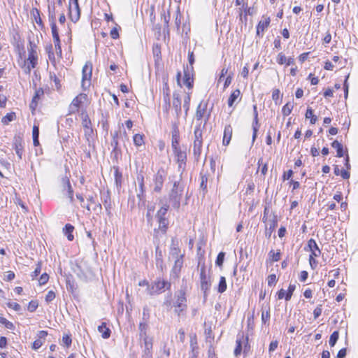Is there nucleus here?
Returning a JSON list of instances; mask_svg holds the SVG:
<instances>
[{
	"label": "nucleus",
	"instance_id": "f257e3e1",
	"mask_svg": "<svg viewBox=\"0 0 358 358\" xmlns=\"http://www.w3.org/2000/svg\"><path fill=\"white\" fill-rule=\"evenodd\" d=\"M184 185L180 181H175L169 193V201L173 208L178 210L183 194Z\"/></svg>",
	"mask_w": 358,
	"mask_h": 358
},
{
	"label": "nucleus",
	"instance_id": "4d7b16f0",
	"mask_svg": "<svg viewBox=\"0 0 358 358\" xmlns=\"http://www.w3.org/2000/svg\"><path fill=\"white\" fill-rule=\"evenodd\" d=\"M38 303L37 301H31L28 305V310L31 313L34 312L38 308Z\"/></svg>",
	"mask_w": 358,
	"mask_h": 358
},
{
	"label": "nucleus",
	"instance_id": "052dcab7",
	"mask_svg": "<svg viewBox=\"0 0 358 358\" xmlns=\"http://www.w3.org/2000/svg\"><path fill=\"white\" fill-rule=\"evenodd\" d=\"M188 62L190 65L191 71H193V64L194 63V55L193 51L188 52Z\"/></svg>",
	"mask_w": 358,
	"mask_h": 358
},
{
	"label": "nucleus",
	"instance_id": "13d9d810",
	"mask_svg": "<svg viewBox=\"0 0 358 358\" xmlns=\"http://www.w3.org/2000/svg\"><path fill=\"white\" fill-rule=\"evenodd\" d=\"M82 124L84 129H88L91 127V120H90L87 115H86L83 118L82 121Z\"/></svg>",
	"mask_w": 358,
	"mask_h": 358
},
{
	"label": "nucleus",
	"instance_id": "f704fd0d",
	"mask_svg": "<svg viewBox=\"0 0 358 358\" xmlns=\"http://www.w3.org/2000/svg\"><path fill=\"white\" fill-rule=\"evenodd\" d=\"M240 95L241 91L238 89L233 91L230 96L229 97L228 106L229 107H231L234 105V102L236 101V99L240 96Z\"/></svg>",
	"mask_w": 358,
	"mask_h": 358
},
{
	"label": "nucleus",
	"instance_id": "49530a36",
	"mask_svg": "<svg viewBox=\"0 0 358 358\" xmlns=\"http://www.w3.org/2000/svg\"><path fill=\"white\" fill-rule=\"evenodd\" d=\"M207 182H208V176L205 174L201 173V183L200 188L205 193L207 192Z\"/></svg>",
	"mask_w": 358,
	"mask_h": 358
},
{
	"label": "nucleus",
	"instance_id": "6e6552de",
	"mask_svg": "<svg viewBox=\"0 0 358 358\" xmlns=\"http://www.w3.org/2000/svg\"><path fill=\"white\" fill-rule=\"evenodd\" d=\"M308 247L309 249L315 248L316 249V251H314V252H312V254L310 255L309 257V263L313 269H314L317 264V262L315 260V257H317L321 255V250L319 248L317 244L316 243L315 241L313 238H310L308 241Z\"/></svg>",
	"mask_w": 358,
	"mask_h": 358
},
{
	"label": "nucleus",
	"instance_id": "c756f323",
	"mask_svg": "<svg viewBox=\"0 0 358 358\" xmlns=\"http://www.w3.org/2000/svg\"><path fill=\"white\" fill-rule=\"evenodd\" d=\"M31 14L34 17L36 23L43 28L44 25L40 15V10L36 8H34L31 11Z\"/></svg>",
	"mask_w": 358,
	"mask_h": 358
},
{
	"label": "nucleus",
	"instance_id": "5701e85b",
	"mask_svg": "<svg viewBox=\"0 0 358 358\" xmlns=\"http://www.w3.org/2000/svg\"><path fill=\"white\" fill-rule=\"evenodd\" d=\"M101 200L104 205V207L106 211L110 213V210L111 208V200L110 195L109 191H106V192H101Z\"/></svg>",
	"mask_w": 358,
	"mask_h": 358
},
{
	"label": "nucleus",
	"instance_id": "864d4df0",
	"mask_svg": "<svg viewBox=\"0 0 358 358\" xmlns=\"http://www.w3.org/2000/svg\"><path fill=\"white\" fill-rule=\"evenodd\" d=\"M225 253L224 252H220L215 260V264L218 266H222L224 262Z\"/></svg>",
	"mask_w": 358,
	"mask_h": 358
},
{
	"label": "nucleus",
	"instance_id": "bf43d9fd",
	"mask_svg": "<svg viewBox=\"0 0 358 358\" xmlns=\"http://www.w3.org/2000/svg\"><path fill=\"white\" fill-rule=\"evenodd\" d=\"M43 94H44L43 90L42 88H38V90H36L34 96H33L32 99H34V100L38 101L40 98L42 96H43Z\"/></svg>",
	"mask_w": 358,
	"mask_h": 358
},
{
	"label": "nucleus",
	"instance_id": "79ce46f5",
	"mask_svg": "<svg viewBox=\"0 0 358 358\" xmlns=\"http://www.w3.org/2000/svg\"><path fill=\"white\" fill-rule=\"evenodd\" d=\"M227 289V282L226 278L224 276H221L218 285L217 292L219 293H223Z\"/></svg>",
	"mask_w": 358,
	"mask_h": 358
},
{
	"label": "nucleus",
	"instance_id": "de8ad7c7",
	"mask_svg": "<svg viewBox=\"0 0 358 358\" xmlns=\"http://www.w3.org/2000/svg\"><path fill=\"white\" fill-rule=\"evenodd\" d=\"M339 337V333L338 331H334L331 335L330 336L329 338V345L331 347H334L335 344L336 343Z\"/></svg>",
	"mask_w": 358,
	"mask_h": 358
},
{
	"label": "nucleus",
	"instance_id": "a18cd8bd",
	"mask_svg": "<svg viewBox=\"0 0 358 358\" xmlns=\"http://www.w3.org/2000/svg\"><path fill=\"white\" fill-rule=\"evenodd\" d=\"M122 157V151L120 148L113 149L111 152L112 159L117 163L118 159Z\"/></svg>",
	"mask_w": 358,
	"mask_h": 358
},
{
	"label": "nucleus",
	"instance_id": "0e129e2a",
	"mask_svg": "<svg viewBox=\"0 0 358 358\" xmlns=\"http://www.w3.org/2000/svg\"><path fill=\"white\" fill-rule=\"evenodd\" d=\"M48 279L49 275L46 273H43L38 280L39 284L41 285H45L48 281Z\"/></svg>",
	"mask_w": 358,
	"mask_h": 358
},
{
	"label": "nucleus",
	"instance_id": "0eeeda50",
	"mask_svg": "<svg viewBox=\"0 0 358 358\" xmlns=\"http://www.w3.org/2000/svg\"><path fill=\"white\" fill-rule=\"evenodd\" d=\"M37 52H36V45L29 41V46H28V59L27 60L29 62L30 65L27 66V72L29 73L31 69L35 68L37 64Z\"/></svg>",
	"mask_w": 358,
	"mask_h": 358
},
{
	"label": "nucleus",
	"instance_id": "774afa93",
	"mask_svg": "<svg viewBox=\"0 0 358 358\" xmlns=\"http://www.w3.org/2000/svg\"><path fill=\"white\" fill-rule=\"evenodd\" d=\"M322 305L317 306L313 311L314 317L315 319L319 317L322 314Z\"/></svg>",
	"mask_w": 358,
	"mask_h": 358
},
{
	"label": "nucleus",
	"instance_id": "a211bd4d",
	"mask_svg": "<svg viewBox=\"0 0 358 358\" xmlns=\"http://www.w3.org/2000/svg\"><path fill=\"white\" fill-rule=\"evenodd\" d=\"M253 115H254V120L252 122V142H254L257 138V131L259 127V120H258V111L256 105L253 106Z\"/></svg>",
	"mask_w": 358,
	"mask_h": 358
},
{
	"label": "nucleus",
	"instance_id": "473e14b6",
	"mask_svg": "<svg viewBox=\"0 0 358 358\" xmlns=\"http://www.w3.org/2000/svg\"><path fill=\"white\" fill-rule=\"evenodd\" d=\"M155 210V206H148V208H147V213H146V220H147V222H148V224L150 226V227H152V222H153V216H152V213Z\"/></svg>",
	"mask_w": 358,
	"mask_h": 358
},
{
	"label": "nucleus",
	"instance_id": "1a4fd4ad",
	"mask_svg": "<svg viewBox=\"0 0 358 358\" xmlns=\"http://www.w3.org/2000/svg\"><path fill=\"white\" fill-rule=\"evenodd\" d=\"M92 72V65L90 62H87L83 68L82 87L86 90L90 85V80Z\"/></svg>",
	"mask_w": 358,
	"mask_h": 358
},
{
	"label": "nucleus",
	"instance_id": "9d476101",
	"mask_svg": "<svg viewBox=\"0 0 358 358\" xmlns=\"http://www.w3.org/2000/svg\"><path fill=\"white\" fill-rule=\"evenodd\" d=\"M200 281L201 289L203 292L204 296L208 295V292L210 290L211 282L209 278L206 275L205 266H202L200 271Z\"/></svg>",
	"mask_w": 358,
	"mask_h": 358
},
{
	"label": "nucleus",
	"instance_id": "39448f33",
	"mask_svg": "<svg viewBox=\"0 0 358 358\" xmlns=\"http://www.w3.org/2000/svg\"><path fill=\"white\" fill-rule=\"evenodd\" d=\"M136 179L138 183V189H136V196L137 198L138 199V206L139 208H141L143 206H145L146 204L144 176L141 173L138 174Z\"/></svg>",
	"mask_w": 358,
	"mask_h": 358
},
{
	"label": "nucleus",
	"instance_id": "7ed1b4c3",
	"mask_svg": "<svg viewBox=\"0 0 358 358\" xmlns=\"http://www.w3.org/2000/svg\"><path fill=\"white\" fill-rule=\"evenodd\" d=\"M169 208V205L164 204L157 212L156 218L159 224V227L157 229H155V233L157 232L158 231H161L164 234L166 233L169 225V220L166 217Z\"/></svg>",
	"mask_w": 358,
	"mask_h": 358
},
{
	"label": "nucleus",
	"instance_id": "9b49d317",
	"mask_svg": "<svg viewBox=\"0 0 358 358\" xmlns=\"http://www.w3.org/2000/svg\"><path fill=\"white\" fill-rule=\"evenodd\" d=\"M176 161L178 164L179 169L185 170L186 166L187 154L185 150H182L180 147L173 148Z\"/></svg>",
	"mask_w": 358,
	"mask_h": 358
},
{
	"label": "nucleus",
	"instance_id": "aec40b11",
	"mask_svg": "<svg viewBox=\"0 0 358 358\" xmlns=\"http://www.w3.org/2000/svg\"><path fill=\"white\" fill-rule=\"evenodd\" d=\"M182 258H183V255H181L180 256V257H178L175 260L174 266H173V267L172 268V273L176 277H178V275H179V273H180V272L181 271V268L182 267V264H183Z\"/></svg>",
	"mask_w": 358,
	"mask_h": 358
},
{
	"label": "nucleus",
	"instance_id": "dca6fc26",
	"mask_svg": "<svg viewBox=\"0 0 358 358\" xmlns=\"http://www.w3.org/2000/svg\"><path fill=\"white\" fill-rule=\"evenodd\" d=\"M173 108L175 110L177 121L181 115V99L180 94L177 92L173 94Z\"/></svg>",
	"mask_w": 358,
	"mask_h": 358
},
{
	"label": "nucleus",
	"instance_id": "423d86ee",
	"mask_svg": "<svg viewBox=\"0 0 358 358\" xmlns=\"http://www.w3.org/2000/svg\"><path fill=\"white\" fill-rule=\"evenodd\" d=\"M166 178V171L163 168L159 169L157 173L154 175L152 180L154 183L153 191L155 192H161Z\"/></svg>",
	"mask_w": 358,
	"mask_h": 358
},
{
	"label": "nucleus",
	"instance_id": "a19ab883",
	"mask_svg": "<svg viewBox=\"0 0 358 358\" xmlns=\"http://www.w3.org/2000/svg\"><path fill=\"white\" fill-rule=\"evenodd\" d=\"M162 92L164 101H168L170 100V88L167 83L164 84Z\"/></svg>",
	"mask_w": 358,
	"mask_h": 358
},
{
	"label": "nucleus",
	"instance_id": "6e6d98bb",
	"mask_svg": "<svg viewBox=\"0 0 358 358\" xmlns=\"http://www.w3.org/2000/svg\"><path fill=\"white\" fill-rule=\"evenodd\" d=\"M143 342L144 348H152V341L153 339L152 337H147L142 339H140Z\"/></svg>",
	"mask_w": 358,
	"mask_h": 358
},
{
	"label": "nucleus",
	"instance_id": "8fccbe9b",
	"mask_svg": "<svg viewBox=\"0 0 358 358\" xmlns=\"http://www.w3.org/2000/svg\"><path fill=\"white\" fill-rule=\"evenodd\" d=\"M134 143L136 146L138 147L143 144V136L141 134H136L133 138Z\"/></svg>",
	"mask_w": 358,
	"mask_h": 358
},
{
	"label": "nucleus",
	"instance_id": "7c9ffc66",
	"mask_svg": "<svg viewBox=\"0 0 358 358\" xmlns=\"http://www.w3.org/2000/svg\"><path fill=\"white\" fill-rule=\"evenodd\" d=\"M74 230V227L71 224H66L63 229L64 234L66 236L69 241H71L73 240L74 236L73 235V231Z\"/></svg>",
	"mask_w": 358,
	"mask_h": 358
},
{
	"label": "nucleus",
	"instance_id": "f3484780",
	"mask_svg": "<svg viewBox=\"0 0 358 358\" xmlns=\"http://www.w3.org/2000/svg\"><path fill=\"white\" fill-rule=\"evenodd\" d=\"M62 185L64 190H66L68 193V197L70 199L71 202H73L74 201L73 199V190L72 189V187L70 183V180L69 177L64 176L62 178Z\"/></svg>",
	"mask_w": 358,
	"mask_h": 358
},
{
	"label": "nucleus",
	"instance_id": "680f3d73",
	"mask_svg": "<svg viewBox=\"0 0 358 358\" xmlns=\"http://www.w3.org/2000/svg\"><path fill=\"white\" fill-rule=\"evenodd\" d=\"M7 306L10 308H13L15 311H20L21 310V306L15 302H8L6 303Z\"/></svg>",
	"mask_w": 358,
	"mask_h": 358
},
{
	"label": "nucleus",
	"instance_id": "4be33fe9",
	"mask_svg": "<svg viewBox=\"0 0 358 358\" xmlns=\"http://www.w3.org/2000/svg\"><path fill=\"white\" fill-rule=\"evenodd\" d=\"M232 127L230 124L226 125L224 130L223 145H228L232 136Z\"/></svg>",
	"mask_w": 358,
	"mask_h": 358
},
{
	"label": "nucleus",
	"instance_id": "bb28decb",
	"mask_svg": "<svg viewBox=\"0 0 358 358\" xmlns=\"http://www.w3.org/2000/svg\"><path fill=\"white\" fill-rule=\"evenodd\" d=\"M98 331L101 334L103 338L106 339L110 336V330L107 327L106 322H102L101 325L98 327Z\"/></svg>",
	"mask_w": 358,
	"mask_h": 358
},
{
	"label": "nucleus",
	"instance_id": "72a5a7b5",
	"mask_svg": "<svg viewBox=\"0 0 358 358\" xmlns=\"http://www.w3.org/2000/svg\"><path fill=\"white\" fill-rule=\"evenodd\" d=\"M152 53L155 62H159L162 59L161 46L159 44H155L152 47Z\"/></svg>",
	"mask_w": 358,
	"mask_h": 358
},
{
	"label": "nucleus",
	"instance_id": "cd10ccee",
	"mask_svg": "<svg viewBox=\"0 0 358 358\" xmlns=\"http://www.w3.org/2000/svg\"><path fill=\"white\" fill-rule=\"evenodd\" d=\"M271 22V19L269 17L262 16V20H261L257 27H258V30L261 29L262 32H264L265 29L268 28Z\"/></svg>",
	"mask_w": 358,
	"mask_h": 358
},
{
	"label": "nucleus",
	"instance_id": "ddd939ff",
	"mask_svg": "<svg viewBox=\"0 0 358 358\" xmlns=\"http://www.w3.org/2000/svg\"><path fill=\"white\" fill-rule=\"evenodd\" d=\"M13 148L15 150L18 158L22 159L24 152V141L20 136L14 137Z\"/></svg>",
	"mask_w": 358,
	"mask_h": 358
},
{
	"label": "nucleus",
	"instance_id": "f03ea898",
	"mask_svg": "<svg viewBox=\"0 0 358 358\" xmlns=\"http://www.w3.org/2000/svg\"><path fill=\"white\" fill-rule=\"evenodd\" d=\"M185 289L186 287H181L176 291L174 294L175 300L173 306L176 308L175 313L178 316H180L182 312L185 311L187 308Z\"/></svg>",
	"mask_w": 358,
	"mask_h": 358
},
{
	"label": "nucleus",
	"instance_id": "4468645a",
	"mask_svg": "<svg viewBox=\"0 0 358 358\" xmlns=\"http://www.w3.org/2000/svg\"><path fill=\"white\" fill-rule=\"evenodd\" d=\"M268 222V225H266L265 228V236L267 238H270L272 233L275 231L278 225L277 215L273 213L272 218L269 219Z\"/></svg>",
	"mask_w": 358,
	"mask_h": 358
},
{
	"label": "nucleus",
	"instance_id": "2eb2a0df",
	"mask_svg": "<svg viewBox=\"0 0 358 358\" xmlns=\"http://www.w3.org/2000/svg\"><path fill=\"white\" fill-rule=\"evenodd\" d=\"M178 121H176L172 124V136H171V145L172 148L180 147V132L178 129Z\"/></svg>",
	"mask_w": 358,
	"mask_h": 358
},
{
	"label": "nucleus",
	"instance_id": "393cba45",
	"mask_svg": "<svg viewBox=\"0 0 358 358\" xmlns=\"http://www.w3.org/2000/svg\"><path fill=\"white\" fill-rule=\"evenodd\" d=\"M69 17L71 20L73 22H76L79 20L80 17V8H74L72 6H69Z\"/></svg>",
	"mask_w": 358,
	"mask_h": 358
},
{
	"label": "nucleus",
	"instance_id": "c9c22d12",
	"mask_svg": "<svg viewBox=\"0 0 358 358\" xmlns=\"http://www.w3.org/2000/svg\"><path fill=\"white\" fill-rule=\"evenodd\" d=\"M334 172L336 176L341 175L343 179H348L350 176V172L346 170H340L338 166L335 165Z\"/></svg>",
	"mask_w": 358,
	"mask_h": 358
},
{
	"label": "nucleus",
	"instance_id": "e2e57ef3",
	"mask_svg": "<svg viewBox=\"0 0 358 358\" xmlns=\"http://www.w3.org/2000/svg\"><path fill=\"white\" fill-rule=\"evenodd\" d=\"M268 286H272L275 285L277 282L276 275L275 274H271L268 276Z\"/></svg>",
	"mask_w": 358,
	"mask_h": 358
},
{
	"label": "nucleus",
	"instance_id": "37998d69",
	"mask_svg": "<svg viewBox=\"0 0 358 358\" xmlns=\"http://www.w3.org/2000/svg\"><path fill=\"white\" fill-rule=\"evenodd\" d=\"M48 20L50 23L56 22L55 7L48 6Z\"/></svg>",
	"mask_w": 358,
	"mask_h": 358
},
{
	"label": "nucleus",
	"instance_id": "6ab92c4d",
	"mask_svg": "<svg viewBox=\"0 0 358 358\" xmlns=\"http://www.w3.org/2000/svg\"><path fill=\"white\" fill-rule=\"evenodd\" d=\"M207 102L201 101L197 106L195 117L196 120H201L203 117L207 110Z\"/></svg>",
	"mask_w": 358,
	"mask_h": 358
},
{
	"label": "nucleus",
	"instance_id": "09e8293b",
	"mask_svg": "<svg viewBox=\"0 0 358 358\" xmlns=\"http://www.w3.org/2000/svg\"><path fill=\"white\" fill-rule=\"evenodd\" d=\"M293 105L290 103H286L282 108V113L284 116H288L292 110Z\"/></svg>",
	"mask_w": 358,
	"mask_h": 358
},
{
	"label": "nucleus",
	"instance_id": "b1692460",
	"mask_svg": "<svg viewBox=\"0 0 358 358\" xmlns=\"http://www.w3.org/2000/svg\"><path fill=\"white\" fill-rule=\"evenodd\" d=\"M114 170V176H115V182L117 189H120L122 184V173L120 171L119 167L117 166H113V167Z\"/></svg>",
	"mask_w": 358,
	"mask_h": 358
},
{
	"label": "nucleus",
	"instance_id": "ea45409f",
	"mask_svg": "<svg viewBox=\"0 0 358 358\" xmlns=\"http://www.w3.org/2000/svg\"><path fill=\"white\" fill-rule=\"evenodd\" d=\"M16 117L15 113L14 112H11L7 113L1 120V122L3 124H8L10 122L13 121Z\"/></svg>",
	"mask_w": 358,
	"mask_h": 358
},
{
	"label": "nucleus",
	"instance_id": "e433bc0d",
	"mask_svg": "<svg viewBox=\"0 0 358 358\" xmlns=\"http://www.w3.org/2000/svg\"><path fill=\"white\" fill-rule=\"evenodd\" d=\"M306 118L310 119V124H314L317 120L316 115L313 114V110L311 108H308L305 114Z\"/></svg>",
	"mask_w": 358,
	"mask_h": 358
},
{
	"label": "nucleus",
	"instance_id": "c03bdc74",
	"mask_svg": "<svg viewBox=\"0 0 358 358\" xmlns=\"http://www.w3.org/2000/svg\"><path fill=\"white\" fill-rule=\"evenodd\" d=\"M194 141H203L202 140V130L201 129V125H197L194 131Z\"/></svg>",
	"mask_w": 358,
	"mask_h": 358
},
{
	"label": "nucleus",
	"instance_id": "3c124183",
	"mask_svg": "<svg viewBox=\"0 0 358 358\" xmlns=\"http://www.w3.org/2000/svg\"><path fill=\"white\" fill-rule=\"evenodd\" d=\"M236 345L234 350V355L238 357L241 355L242 351V341L241 338H237L236 341Z\"/></svg>",
	"mask_w": 358,
	"mask_h": 358
},
{
	"label": "nucleus",
	"instance_id": "4c0bfd02",
	"mask_svg": "<svg viewBox=\"0 0 358 358\" xmlns=\"http://www.w3.org/2000/svg\"><path fill=\"white\" fill-rule=\"evenodd\" d=\"M281 253L280 250H278L276 252H274L273 250H271L268 252V257L271 262H275L280 259Z\"/></svg>",
	"mask_w": 358,
	"mask_h": 358
},
{
	"label": "nucleus",
	"instance_id": "603ef678",
	"mask_svg": "<svg viewBox=\"0 0 358 358\" xmlns=\"http://www.w3.org/2000/svg\"><path fill=\"white\" fill-rule=\"evenodd\" d=\"M270 320V307L268 306L266 310H262V321L266 324Z\"/></svg>",
	"mask_w": 358,
	"mask_h": 358
},
{
	"label": "nucleus",
	"instance_id": "338daca9",
	"mask_svg": "<svg viewBox=\"0 0 358 358\" xmlns=\"http://www.w3.org/2000/svg\"><path fill=\"white\" fill-rule=\"evenodd\" d=\"M55 299V293L52 290L49 291L45 296V301L48 303H50V302L52 301Z\"/></svg>",
	"mask_w": 358,
	"mask_h": 358
},
{
	"label": "nucleus",
	"instance_id": "f8f14e48",
	"mask_svg": "<svg viewBox=\"0 0 358 358\" xmlns=\"http://www.w3.org/2000/svg\"><path fill=\"white\" fill-rule=\"evenodd\" d=\"M87 99V94H80L77 96H76L73 101H71L69 106V114L76 113L78 111L79 108L83 103V100H85Z\"/></svg>",
	"mask_w": 358,
	"mask_h": 358
},
{
	"label": "nucleus",
	"instance_id": "a878e982",
	"mask_svg": "<svg viewBox=\"0 0 358 358\" xmlns=\"http://www.w3.org/2000/svg\"><path fill=\"white\" fill-rule=\"evenodd\" d=\"M149 329L148 323L146 322H141L138 325L139 338L140 339L149 337L147 331Z\"/></svg>",
	"mask_w": 358,
	"mask_h": 358
},
{
	"label": "nucleus",
	"instance_id": "412c9836",
	"mask_svg": "<svg viewBox=\"0 0 358 358\" xmlns=\"http://www.w3.org/2000/svg\"><path fill=\"white\" fill-rule=\"evenodd\" d=\"M183 83L189 89H192L193 87L194 79H193V77L190 74L188 66H187V69L184 70Z\"/></svg>",
	"mask_w": 358,
	"mask_h": 358
},
{
	"label": "nucleus",
	"instance_id": "2f4dec72",
	"mask_svg": "<svg viewBox=\"0 0 358 358\" xmlns=\"http://www.w3.org/2000/svg\"><path fill=\"white\" fill-rule=\"evenodd\" d=\"M331 146L336 150V157H342L344 156L343 145L338 141H334L331 143Z\"/></svg>",
	"mask_w": 358,
	"mask_h": 358
},
{
	"label": "nucleus",
	"instance_id": "5fc2aeb1",
	"mask_svg": "<svg viewBox=\"0 0 358 358\" xmlns=\"http://www.w3.org/2000/svg\"><path fill=\"white\" fill-rule=\"evenodd\" d=\"M62 343L66 348H69L72 343L71 335L64 334L62 337Z\"/></svg>",
	"mask_w": 358,
	"mask_h": 358
},
{
	"label": "nucleus",
	"instance_id": "69168bd1",
	"mask_svg": "<svg viewBox=\"0 0 358 358\" xmlns=\"http://www.w3.org/2000/svg\"><path fill=\"white\" fill-rule=\"evenodd\" d=\"M286 61L287 57H285V55L282 52L279 53L277 57V62L279 64H283L286 62Z\"/></svg>",
	"mask_w": 358,
	"mask_h": 358
},
{
	"label": "nucleus",
	"instance_id": "58836bf2",
	"mask_svg": "<svg viewBox=\"0 0 358 358\" xmlns=\"http://www.w3.org/2000/svg\"><path fill=\"white\" fill-rule=\"evenodd\" d=\"M190 101H191V96L189 93H187L185 97L184 98V103H183V108L185 110V117H186L188 114V111L189 110L190 107Z\"/></svg>",
	"mask_w": 358,
	"mask_h": 358
},
{
	"label": "nucleus",
	"instance_id": "c85d7f7f",
	"mask_svg": "<svg viewBox=\"0 0 358 358\" xmlns=\"http://www.w3.org/2000/svg\"><path fill=\"white\" fill-rule=\"evenodd\" d=\"M202 143L203 141H194L193 153L197 161L201 153Z\"/></svg>",
	"mask_w": 358,
	"mask_h": 358
},
{
	"label": "nucleus",
	"instance_id": "20e7f679",
	"mask_svg": "<svg viewBox=\"0 0 358 358\" xmlns=\"http://www.w3.org/2000/svg\"><path fill=\"white\" fill-rule=\"evenodd\" d=\"M171 286V285L169 282L157 279L147 287V292L150 296L159 294L164 292L165 289H170Z\"/></svg>",
	"mask_w": 358,
	"mask_h": 358
}]
</instances>
